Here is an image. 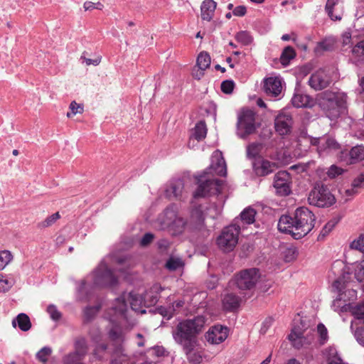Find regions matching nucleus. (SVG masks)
I'll return each mask as SVG.
<instances>
[{"instance_id": "obj_1", "label": "nucleus", "mask_w": 364, "mask_h": 364, "mask_svg": "<svg viewBox=\"0 0 364 364\" xmlns=\"http://www.w3.org/2000/svg\"><path fill=\"white\" fill-rule=\"evenodd\" d=\"M316 216L306 207L296 209L293 216L283 215L278 222V230L284 233L291 235L295 240H299L309 233L315 226Z\"/></svg>"}, {"instance_id": "obj_2", "label": "nucleus", "mask_w": 364, "mask_h": 364, "mask_svg": "<svg viewBox=\"0 0 364 364\" xmlns=\"http://www.w3.org/2000/svg\"><path fill=\"white\" fill-rule=\"evenodd\" d=\"M214 173L220 176H226L227 167L223 156L218 159L215 164H212L202 173L195 176L198 186L193 193V199L219 195L221 193L223 181L209 177V175Z\"/></svg>"}, {"instance_id": "obj_3", "label": "nucleus", "mask_w": 364, "mask_h": 364, "mask_svg": "<svg viewBox=\"0 0 364 364\" xmlns=\"http://www.w3.org/2000/svg\"><path fill=\"white\" fill-rule=\"evenodd\" d=\"M209 210H213L214 212V215L211 216L213 219L217 218L221 213V210L216 203H210L208 206L205 207L193 200L190 203L188 215L186 218L188 232L197 235L200 241L208 237L210 233L205 223V211Z\"/></svg>"}, {"instance_id": "obj_4", "label": "nucleus", "mask_w": 364, "mask_h": 364, "mask_svg": "<svg viewBox=\"0 0 364 364\" xmlns=\"http://www.w3.org/2000/svg\"><path fill=\"white\" fill-rule=\"evenodd\" d=\"M205 322L206 318L203 316L180 321L172 331L174 341L186 348L198 344V336L203 332Z\"/></svg>"}, {"instance_id": "obj_5", "label": "nucleus", "mask_w": 364, "mask_h": 364, "mask_svg": "<svg viewBox=\"0 0 364 364\" xmlns=\"http://www.w3.org/2000/svg\"><path fill=\"white\" fill-rule=\"evenodd\" d=\"M316 104L331 120L338 118L346 109V96L330 90L318 94Z\"/></svg>"}, {"instance_id": "obj_6", "label": "nucleus", "mask_w": 364, "mask_h": 364, "mask_svg": "<svg viewBox=\"0 0 364 364\" xmlns=\"http://www.w3.org/2000/svg\"><path fill=\"white\" fill-rule=\"evenodd\" d=\"M237 134L241 139H246L254 134L258 125L256 123V112L249 108H242L237 115Z\"/></svg>"}, {"instance_id": "obj_7", "label": "nucleus", "mask_w": 364, "mask_h": 364, "mask_svg": "<svg viewBox=\"0 0 364 364\" xmlns=\"http://www.w3.org/2000/svg\"><path fill=\"white\" fill-rule=\"evenodd\" d=\"M240 230V225L237 223L224 228L217 238V245L219 248L227 252L233 250L238 242Z\"/></svg>"}, {"instance_id": "obj_8", "label": "nucleus", "mask_w": 364, "mask_h": 364, "mask_svg": "<svg viewBox=\"0 0 364 364\" xmlns=\"http://www.w3.org/2000/svg\"><path fill=\"white\" fill-rule=\"evenodd\" d=\"M164 217L162 224L168 226L173 235H179L186 231L188 232V221L183 217L176 216V208L174 205H171L164 210Z\"/></svg>"}, {"instance_id": "obj_9", "label": "nucleus", "mask_w": 364, "mask_h": 364, "mask_svg": "<svg viewBox=\"0 0 364 364\" xmlns=\"http://www.w3.org/2000/svg\"><path fill=\"white\" fill-rule=\"evenodd\" d=\"M308 201L311 205L324 208L332 205L336 199L327 186L318 183L309 193Z\"/></svg>"}, {"instance_id": "obj_10", "label": "nucleus", "mask_w": 364, "mask_h": 364, "mask_svg": "<svg viewBox=\"0 0 364 364\" xmlns=\"http://www.w3.org/2000/svg\"><path fill=\"white\" fill-rule=\"evenodd\" d=\"M259 278V271L257 268L246 269L240 271L235 277L237 287L243 290H251L255 287Z\"/></svg>"}, {"instance_id": "obj_11", "label": "nucleus", "mask_w": 364, "mask_h": 364, "mask_svg": "<svg viewBox=\"0 0 364 364\" xmlns=\"http://www.w3.org/2000/svg\"><path fill=\"white\" fill-rule=\"evenodd\" d=\"M94 284L100 287H113L117 284V278L107 265L101 264L94 272Z\"/></svg>"}, {"instance_id": "obj_12", "label": "nucleus", "mask_w": 364, "mask_h": 364, "mask_svg": "<svg viewBox=\"0 0 364 364\" xmlns=\"http://www.w3.org/2000/svg\"><path fill=\"white\" fill-rule=\"evenodd\" d=\"M92 359L102 362L110 360V364H122V356L113 354V349L110 350L108 345L105 343H100L94 346L91 353Z\"/></svg>"}, {"instance_id": "obj_13", "label": "nucleus", "mask_w": 364, "mask_h": 364, "mask_svg": "<svg viewBox=\"0 0 364 364\" xmlns=\"http://www.w3.org/2000/svg\"><path fill=\"white\" fill-rule=\"evenodd\" d=\"M273 186L277 195L287 196L291 193V176L287 171L277 172L274 177Z\"/></svg>"}, {"instance_id": "obj_14", "label": "nucleus", "mask_w": 364, "mask_h": 364, "mask_svg": "<svg viewBox=\"0 0 364 364\" xmlns=\"http://www.w3.org/2000/svg\"><path fill=\"white\" fill-rule=\"evenodd\" d=\"M293 124L294 120L291 114L284 110L280 111L274 119L275 131L282 136L291 133Z\"/></svg>"}, {"instance_id": "obj_15", "label": "nucleus", "mask_w": 364, "mask_h": 364, "mask_svg": "<svg viewBox=\"0 0 364 364\" xmlns=\"http://www.w3.org/2000/svg\"><path fill=\"white\" fill-rule=\"evenodd\" d=\"M278 168L277 163L270 161L263 157H258L252 162V168L257 176H266Z\"/></svg>"}, {"instance_id": "obj_16", "label": "nucleus", "mask_w": 364, "mask_h": 364, "mask_svg": "<svg viewBox=\"0 0 364 364\" xmlns=\"http://www.w3.org/2000/svg\"><path fill=\"white\" fill-rule=\"evenodd\" d=\"M229 329L222 325H215L210 328L205 337L211 344H220L228 336Z\"/></svg>"}, {"instance_id": "obj_17", "label": "nucleus", "mask_w": 364, "mask_h": 364, "mask_svg": "<svg viewBox=\"0 0 364 364\" xmlns=\"http://www.w3.org/2000/svg\"><path fill=\"white\" fill-rule=\"evenodd\" d=\"M309 86L315 90H322L331 84L330 77L323 70H318L311 74L309 79Z\"/></svg>"}, {"instance_id": "obj_18", "label": "nucleus", "mask_w": 364, "mask_h": 364, "mask_svg": "<svg viewBox=\"0 0 364 364\" xmlns=\"http://www.w3.org/2000/svg\"><path fill=\"white\" fill-rule=\"evenodd\" d=\"M108 336L112 342L113 354L117 356H124L123 343L124 341V335L122 330L115 328H111L108 332Z\"/></svg>"}, {"instance_id": "obj_19", "label": "nucleus", "mask_w": 364, "mask_h": 364, "mask_svg": "<svg viewBox=\"0 0 364 364\" xmlns=\"http://www.w3.org/2000/svg\"><path fill=\"white\" fill-rule=\"evenodd\" d=\"M291 102L296 108H312L316 105V100L299 89H295Z\"/></svg>"}, {"instance_id": "obj_20", "label": "nucleus", "mask_w": 364, "mask_h": 364, "mask_svg": "<svg viewBox=\"0 0 364 364\" xmlns=\"http://www.w3.org/2000/svg\"><path fill=\"white\" fill-rule=\"evenodd\" d=\"M241 301L239 296L234 293H227L222 299L223 307L226 311L234 312L239 309Z\"/></svg>"}, {"instance_id": "obj_21", "label": "nucleus", "mask_w": 364, "mask_h": 364, "mask_svg": "<svg viewBox=\"0 0 364 364\" xmlns=\"http://www.w3.org/2000/svg\"><path fill=\"white\" fill-rule=\"evenodd\" d=\"M345 161L347 164H354L364 160V146L356 145L345 154Z\"/></svg>"}, {"instance_id": "obj_22", "label": "nucleus", "mask_w": 364, "mask_h": 364, "mask_svg": "<svg viewBox=\"0 0 364 364\" xmlns=\"http://www.w3.org/2000/svg\"><path fill=\"white\" fill-rule=\"evenodd\" d=\"M184 189V182L182 179L178 178L171 181L168 188L166 189V193L168 196L173 197L177 200H181Z\"/></svg>"}, {"instance_id": "obj_23", "label": "nucleus", "mask_w": 364, "mask_h": 364, "mask_svg": "<svg viewBox=\"0 0 364 364\" xmlns=\"http://www.w3.org/2000/svg\"><path fill=\"white\" fill-rule=\"evenodd\" d=\"M264 87L267 94L274 97L279 96L282 89L281 81L277 77L267 78L264 81Z\"/></svg>"}, {"instance_id": "obj_24", "label": "nucleus", "mask_w": 364, "mask_h": 364, "mask_svg": "<svg viewBox=\"0 0 364 364\" xmlns=\"http://www.w3.org/2000/svg\"><path fill=\"white\" fill-rule=\"evenodd\" d=\"M256 213L257 212L254 208L247 207L240 213L239 218L234 220V223L238 225H240V223L242 225L252 224L255 221Z\"/></svg>"}, {"instance_id": "obj_25", "label": "nucleus", "mask_w": 364, "mask_h": 364, "mask_svg": "<svg viewBox=\"0 0 364 364\" xmlns=\"http://www.w3.org/2000/svg\"><path fill=\"white\" fill-rule=\"evenodd\" d=\"M216 2L213 0H204L200 6V15L203 20L210 21L216 9Z\"/></svg>"}, {"instance_id": "obj_26", "label": "nucleus", "mask_w": 364, "mask_h": 364, "mask_svg": "<svg viewBox=\"0 0 364 364\" xmlns=\"http://www.w3.org/2000/svg\"><path fill=\"white\" fill-rule=\"evenodd\" d=\"M326 358V364H345L339 355L337 349L333 346H329L324 351Z\"/></svg>"}, {"instance_id": "obj_27", "label": "nucleus", "mask_w": 364, "mask_h": 364, "mask_svg": "<svg viewBox=\"0 0 364 364\" xmlns=\"http://www.w3.org/2000/svg\"><path fill=\"white\" fill-rule=\"evenodd\" d=\"M16 323L18 328L22 331H27L31 328V323L28 316L24 313L19 314L13 321L12 325L14 327L16 326Z\"/></svg>"}, {"instance_id": "obj_28", "label": "nucleus", "mask_w": 364, "mask_h": 364, "mask_svg": "<svg viewBox=\"0 0 364 364\" xmlns=\"http://www.w3.org/2000/svg\"><path fill=\"white\" fill-rule=\"evenodd\" d=\"M197 345L198 344H195L193 346H191L188 348L182 346V349L186 353L188 360L192 364H200L202 361V355L200 352L196 350Z\"/></svg>"}, {"instance_id": "obj_29", "label": "nucleus", "mask_w": 364, "mask_h": 364, "mask_svg": "<svg viewBox=\"0 0 364 364\" xmlns=\"http://www.w3.org/2000/svg\"><path fill=\"white\" fill-rule=\"evenodd\" d=\"M207 134V127L205 121H200L196 123L191 136L197 141H201L205 139Z\"/></svg>"}, {"instance_id": "obj_30", "label": "nucleus", "mask_w": 364, "mask_h": 364, "mask_svg": "<svg viewBox=\"0 0 364 364\" xmlns=\"http://www.w3.org/2000/svg\"><path fill=\"white\" fill-rule=\"evenodd\" d=\"M75 352L80 356L84 358L88 351L87 340L84 337L77 338L74 343Z\"/></svg>"}, {"instance_id": "obj_31", "label": "nucleus", "mask_w": 364, "mask_h": 364, "mask_svg": "<svg viewBox=\"0 0 364 364\" xmlns=\"http://www.w3.org/2000/svg\"><path fill=\"white\" fill-rule=\"evenodd\" d=\"M296 51L291 46H287L284 48L280 55V62L284 66H287L290 60L296 57Z\"/></svg>"}, {"instance_id": "obj_32", "label": "nucleus", "mask_w": 364, "mask_h": 364, "mask_svg": "<svg viewBox=\"0 0 364 364\" xmlns=\"http://www.w3.org/2000/svg\"><path fill=\"white\" fill-rule=\"evenodd\" d=\"M211 58L208 53L203 51L200 53L197 58L196 63L198 68L202 70H205L210 67Z\"/></svg>"}, {"instance_id": "obj_33", "label": "nucleus", "mask_w": 364, "mask_h": 364, "mask_svg": "<svg viewBox=\"0 0 364 364\" xmlns=\"http://www.w3.org/2000/svg\"><path fill=\"white\" fill-rule=\"evenodd\" d=\"M261 149L262 144L259 143L250 144L247 147V156L250 159H253L254 161L256 160L258 157H262L259 155Z\"/></svg>"}, {"instance_id": "obj_34", "label": "nucleus", "mask_w": 364, "mask_h": 364, "mask_svg": "<svg viewBox=\"0 0 364 364\" xmlns=\"http://www.w3.org/2000/svg\"><path fill=\"white\" fill-rule=\"evenodd\" d=\"M162 290L163 288L159 284H155L151 288L150 292H147L145 296L151 304H156L159 299V294Z\"/></svg>"}, {"instance_id": "obj_35", "label": "nucleus", "mask_w": 364, "mask_h": 364, "mask_svg": "<svg viewBox=\"0 0 364 364\" xmlns=\"http://www.w3.org/2000/svg\"><path fill=\"white\" fill-rule=\"evenodd\" d=\"M289 340L291 342L292 346L295 348L301 349L303 347L309 346L311 343L312 338H309L302 335Z\"/></svg>"}, {"instance_id": "obj_36", "label": "nucleus", "mask_w": 364, "mask_h": 364, "mask_svg": "<svg viewBox=\"0 0 364 364\" xmlns=\"http://www.w3.org/2000/svg\"><path fill=\"white\" fill-rule=\"evenodd\" d=\"M235 38L237 42L240 43L243 46H249L253 41L252 36L250 32L247 31L237 32L235 36Z\"/></svg>"}, {"instance_id": "obj_37", "label": "nucleus", "mask_w": 364, "mask_h": 364, "mask_svg": "<svg viewBox=\"0 0 364 364\" xmlns=\"http://www.w3.org/2000/svg\"><path fill=\"white\" fill-rule=\"evenodd\" d=\"M338 221V218H333L331 220H329L322 228L318 237V240L323 239L333 229V228L336 225Z\"/></svg>"}, {"instance_id": "obj_38", "label": "nucleus", "mask_w": 364, "mask_h": 364, "mask_svg": "<svg viewBox=\"0 0 364 364\" xmlns=\"http://www.w3.org/2000/svg\"><path fill=\"white\" fill-rule=\"evenodd\" d=\"M115 301L116 304L114 307L115 311L122 316H125V314L127 311V304L126 303L124 296H122L117 298Z\"/></svg>"}, {"instance_id": "obj_39", "label": "nucleus", "mask_w": 364, "mask_h": 364, "mask_svg": "<svg viewBox=\"0 0 364 364\" xmlns=\"http://www.w3.org/2000/svg\"><path fill=\"white\" fill-rule=\"evenodd\" d=\"M52 352L53 350L50 347L44 346L37 352L36 357L40 362L46 363L48 361V357L51 355Z\"/></svg>"}, {"instance_id": "obj_40", "label": "nucleus", "mask_w": 364, "mask_h": 364, "mask_svg": "<svg viewBox=\"0 0 364 364\" xmlns=\"http://www.w3.org/2000/svg\"><path fill=\"white\" fill-rule=\"evenodd\" d=\"M60 218L58 212L53 213V215L47 217L43 221L38 224L39 228H45L51 226L54 224L57 220Z\"/></svg>"}, {"instance_id": "obj_41", "label": "nucleus", "mask_w": 364, "mask_h": 364, "mask_svg": "<svg viewBox=\"0 0 364 364\" xmlns=\"http://www.w3.org/2000/svg\"><path fill=\"white\" fill-rule=\"evenodd\" d=\"M100 306H87L84 310V318L85 322H90L94 318L99 311Z\"/></svg>"}, {"instance_id": "obj_42", "label": "nucleus", "mask_w": 364, "mask_h": 364, "mask_svg": "<svg viewBox=\"0 0 364 364\" xmlns=\"http://www.w3.org/2000/svg\"><path fill=\"white\" fill-rule=\"evenodd\" d=\"M12 258V255L9 250L0 252V270L4 269Z\"/></svg>"}, {"instance_id": "obj_43", "label": "nucleus", "mask_w": 364, "mask_h": 364, "mask_svg": "<svg viewBox=\"0 0 364 364\" xmlns=\"http://www.w3.org/2000/svg\"><path fill=\"white\" fill-rule=\"evenodd\" d=\"M317 331L319 335L320 344L321 345L325 344L328 339L327 328L322 323H320L317 326Z\"/></svg>"}, {"instance_id": "obj_44", "label": "nucleus", "mask_w": 364, "mask_h": 364, "mask_svg": "<svg viewBox=\"0 0 364 364\" xmlns=\"http://www.w3.org/2000/svg\"><path fill=\"white\" fill-rule=\"evenodd\" d=\"M340 148L339 144L333 138L328 137L325 143L320 147L321 151L338 150Z\"/></svg>"}, {"instance_id": "obj_45", "label": "nucleus", "mask_w": 364, "mask_h": 364, "mask_svg": "<svg viewBox=\"0 0 364 364\" xmlns=\"http://www.w3.org/2000/svg\"><path fill=\"white\" fill-rule=\"evenodd\" d=\"M15 281L14 279H4V277L1 274L0 276V291L7 292L14 285Z\"/></svg>"}, {"instance_id": "obj_46", "label": "nucleus", "mask_w": 364, "mask_h": 364, "mask_svg": "<svg viewBox=\"0 0 364 364\" xmlns=\"http://www.w3.org/2000/svg\"><path fill=\"white\" fill-rule=\"evenodd\" d=\"M69 108L70 109V112H68L66 114V116L68 118H70L75 115L77 113H82L84 109L83 105L80 104H77L75 101L71 102L70 104Z\"/></svg>"}, {"instance_id": "obj_47", "label": "nucleus", "mask_w": 364, "mask_h": 364, "mask_svg": "<svg viewBox=\"0 0 364 364\" xmlns=\"http://www.w3.org/2000/svg\"><path fill=\"white\" fill-rule=\"evenodd\" d=\"M83 358L74 351L64 356L63 361V364H76L75 363Z\"/></svg>"}, {"instance_id": "obj_48", "label": "nucleus", "mask_w": 364, "mask_h": 364, "mask_svg": "<svg viewBox=\"0 0 364 364\" xmlns=\"http://www.w3.org/2000/svg\"><path fill=\"white\" fill-rule=\"evenodd\" d=\"M307 325H302V326L295 325L293 327L291 333L288 336V339H291L295 337L304 335V333L307 329Z\"/></svg>"}, {"instance_id": "obj_49", "label": "nucleus", "mask_w": 364, "mask_h": 364, "mask_svg": "<svg viewBox=\"0 0 364 364\" xmlns=\"http://www.w3.org/2000/svg\"><path fill=\"white\" fill-rule=\"evenodd\" d=\"M235 82L232 80H225L222 82L220 85L221 91L228 95H230L233 92Z\"/></svg>"}, {"instance_id": "obj_50", "label": "nucleus", "mask_w": 364, "mask_h": 364, "mask_svg": "<svg viewBox=\"0 0 364 364\" xmlns=\"http://www.w3.org/2000/svg\"><path fill=\"white\" fill-rule=\"evenodd\" d=\"M47 312L53 321H58L62 317V314L58 310L57 307L53 304H50L47 307Z\"/></svg>"}, {"instance_id": "obj_51", "label": "nucleus", "mask_w": 364, "mask_h": 364, "mask_svg": "<svg viewBox=\"0 0 364 364\" xmlns=\"http://www.w3.org/2000/svg\"><path fill=\"white\" fill-rule=\"evenodd\" d=\"M338 3V0H327L325 9L332 20H340L341 17L335 16L333 14V7Z\"/></svg>"}, {"instance_id": "obj_52", "label": "nucleus", "mask_w": 364, "mask_h": 364, "mask_svg": "<svg viewBox=\"0 0 364 364\" xmlns=\"http://www.w3.org/2000/svg\"><path fill=\"white\" fill-rule=\"evenodd\" d=\"M129 304L132 310L135 311H140L141 301L136 296H134L132 293L129 294Z\"/></svg>"}, {"instance_id": "obj_53", "label": "nucleus", "mask_w": 364, "mask_h": 364, "mask_svg": "<svg viewBox=\"0 0 364 364\" xmlns=\"http://www.w3.org/2000/svg\"><path fill=\"white\" fill-rule=\"evenodd\" d=\"M89 336L92 342L95 345H97L102 342V336L101 332L98 329H94L89 332Z\"/></svg>"}, {"instance_id": "obj_54", "label": "nucleus", "mask_w": 364, "mask_h": 364, "mask_svg": "<svg viewBox=\"0 0 364 364\" xmlns=\"http://www.w3.org/2000/svg\"><path fill=\"white\" fill-rule=\"evenodd\" d=\"M156 312L161 315L166 320L171 319L174 315L173 311L170 309V307L166 308L164 306H159L156 308Z\"/></svg>"}, {"instance_id": "obj_55", "label": "nucleus", "mask_w": 364, "mask_h": 364, "mask_svg": "<svg viewBox=\"0 0 364 364\" xmlns=\"http://www.w3.org/2000/svg\"><path fill=\"white\" fill-rule=\"evenodd\" d=\"M350 247L359 250L364 254V235H360L350 244Z\"/></svg>"}, {"instance_id": "obj_56", "label": "nucleus", "mask_w": 364, "mask_h": 364, "mask_svg": "<svg viewBox=\"0 0 364 364\" xmlns=\"http://www.w3.org/2000/svg\"><path fill=\"white\" fill-rule=\"evenodd\" d=\"M354 336L358 343L364 347V327H358L355 331Z\"/></svg>"}, {"instance_id": "obj_57", "label": "nucleus", "mask_w": 364, "mask_h": 364, "mask_svg": "<svg viewBox=\"0 0 364 364\" xmlns=\"http://www.w3.org/2000/svg\"><path fill=\"white\" fill-rule=\"evenodd\" d=\"M352 53L357 56L364 55V41L357 43L352 49Z\"/></svg>"}, {"instance_id": "obj_58", "label": "nucleus", "mask_w": 364, "mask_h": 364, "mask_svg": "<svg viewBox=\"0 0 364 364\" xmlns=\"http://www.w3.org/2000/svg\"><path fill=\"white\" fill-rule=\"evenodd\" d=\"M154 238V234L151 232H146L144 234V235L142 237V238L140 240V245L142 247H146L149 245L152 240Z\"/></svg>"}, {"instance_id": "obj_59", "label": "nucleus", "mask_w": 364, "mask_h": 364, "mask_svg": "<svg viewBox=\"0 0 364 364\" xmlns=\"http://www.w3.org/2000/svg\"><path fill=\"white\" fill-rule=\"evenodd\" d=\"M352 186L355 189L364 186V175L363 173L360 174L353 181Z\"/></svg>"}, {"instance_id": "obj_60", "label": "nucleus", "mask_w": 364, "mask_h": 364, "mask_svg": "<svg viewBox=\"0 0 364 364\" xmlns=\"http://www.w3.org/2000/svg\"><path fill=\"white\" fill-rule=\"evenodd\" d=\"M355 277L359 281L364 279V260H363L358 267V269L355 272Z\"/></svg>"}, {"instance_id": "obj_61", "label": "nucleus", "mask_w": 364, "mask_h": 364, "mask_svg": "<svg viewBox=\"0 0 364 364\" xmlns=\"http://www.w3.org/2000/svg\"><path fill=\"white\" fill-rule=\"evenodd\" d=\"M354 315L357 319L363 320L364 322V305L357 306L354 311Z\"/></svg>"}, {"instance_id": "obj_62", "label": "nucleus", "mask_w": 364, "mask_h": 364, "mask_svg": "<svg viewBox=\"0 0 364 364\" xmlns=\"http://www.w3.org/2000/svg\"><path fill=\"white\" fill-rule=\"evenodd\" d=\"M185 304V302L183 300H176L175 301L171 306H169L171 311L173 312V315L181 309L182 308Z\"/></svg>"}, {"instance_id": "obj_63", "label": "nucleus", "mask_w": 364, "mask_h": 364, "mask_svg": "<svg viewBox=\"0 0 364 364\" xmlns=\"http://www.w3.org/2000/svg\"><path fill=\"white\" fill-rule=\"evenodd\" d=\"M340 174H341V169L335 165H332L328 171V175L330 178H335Z\"/></svg>"}, {"instance_id": "obj_64", "label": "nucleus", "mask_w": 364, "mask_h": 364, "mask_svg": "<svg viewBox=\"0 0 364 364\" xmlns=\"http://www.w3.org/2000/svg\"><path fill=\"white\" fill-rule=\"evenodd\" d=\"M246 12L247 9L245 6H237L234 9L232 14L236 16H243Z\"/></svg>"}]
</instances>
